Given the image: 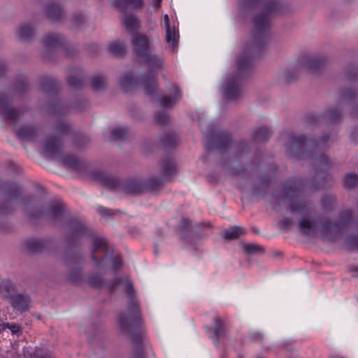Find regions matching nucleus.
I'll use <instances>...</instances> for the list:
<instances>
[{"mask_svg":"<svg viewBox=\"0 0 358 358\" xmlns=\"http://www.w3.org/2000/svg\"><path fill=\"white\" fill-rule=\"evenodd\" d=\"M352 212H345L336 224H332L330 221H325L319 227L317 222H311L307 218H302L299 222V229L301 234L305 236H315L320 230L324 239L334 240L333 234L340 231L341 229L352 222Z\"/></svg>","mask_w":358,"mask_h":358,"instance_id":"f257e3e1","label":"nucleus"},{"mask_svg":"<svg viewBox=\"0 0 358 358\" xmlns=\"http://www.w3.org/2000/svg\"><path fill=\"white\" fill-rule=\"evenodd\" d=\"M118 285H124L125 289L131 294L127 311L119 317V327L123 332L131 335L139 329L141 324L138 303L131 296L132 285L128 279L116 278L112 285V288L115 289Z\"/></svg>","mask_w":358,"mask_h":358,"instance_id":"f03ea898","label":"nucleus"},{"mask_svg":"<svg viewBox=\"0 0 358 358\" xmlns=\"http://www.w3.org/2000/svg\"><path fill=\"white\" fill-rule=\"evenodd\" d=\"M251 62L252 53L249 47L245 49L243 54L237 58L238 76L227 78L223 84L222 92L226 99L236 100L242 96L243 92L240 85V77L250 69Z\"/></svg>","mask_w":358,"mask_h":358,"instance_id":"7ed1b4c3","label":"nucleus"},{"mask_svg":"<svg viewBox=\"0 0 358 358\" xmlns=\"http://www.w3.org/2000/svg\"><path fill=\"white\" fill-rule=\"evenodd\" d=\"M299 186L298 184L294 182L285 187L282 191L283 197L278 199V202L280 203L283 201L285 203H288V208L292 213H298L303 217H310V208L305 203L301 202L299 199Z\"/></svg>","mask_w":358,"mask_h":358,"instance_id":"20e7f679","label":"nucleus"},{"mask_svg":"<svg viewBox=\"0 0 358 358\" xmlns=\"http://www.w3.org/2000/svg\"><path fill=\"white\" fill-rule=\"evenodd\" d=\"M327 142L325 136L320 139L317 144L311 140L306 139L303 136H290L289 150L297 158L308 157L312 152L317 151Z\"/></svg>","mask_w":358,"mask_h":358,"instance_id":"39448f33","label":"nucleus"},{"mask_svg":"<svg viewBox=\"0 0 358 358\" xmlns=\"http://www.w3.org/2000/svg\"><path fill=\"white\" fill-rule=\"evenodd\" d=\"M263 13L258 15L254 19V29L255 36L254 39L255 46L257 47L260 41L262 40L268 29L270 27V14L275 11L276 3L270 2L266 3Z\"/></svg>","mask_w":358,"mask_h":358,"instance_id":"423d86ee","label":"nucleus"},{"mask_svg":"<svg viewBox=\"0 0 358 358\" xmlns=\"http://www.w3.org/2000/svg\"><path fill=\"white\" fill-rule=\"evenodd\" d=\"M131 44L138 59H141L152 50L150 38L143 34L137 33L133 34Z\"/></svg>","mask_w":358,"mask_h":358,"instance_id":"0eeeda50","label":"nucleus"},{"mask_svg":"<svg viewBox=\"0 0 358 358\" xmlns=\"http://www.w3.org/2000/svg\"><path fill=\"white\" fill-rule=\"evenodd\" d=\"M139 60L144 63L152 73L157 72L164 67L162 55L152 53L151 51Z\"/></svg>","mask_w":358,"mask_h":358,"instance_id":"6e6552de","label":"nucleus"},{"mask_svg":"<svg viewBox=\"0 0 358 358\" xmlns=\"http://www.w3.org/2000/svg\"><path fill=\"white\" fill-rule=\"evenodd\" d=\"M21 114L20 110L10 107L7 99H0V116L1 118L10 122L15 123Z\"/></svg>","mask_w":358,"mask_h":358,"instance_id":"1a4fd4ad","label":"nucleus"},{"mask_svg":"<svg viewBox=\"0 0 358 358\" xmlns=\"http://www.w3.org/2000/svg\"><path fill=\"white\" fill-rule=\"evenodd\" d=\"M164 24L166 27V42L169 45L171 51H173L178 45L179 34L175 27H171L169 24V18L168 15L164 16Z\"/></svg>","mask_w":358,"mask_h":358,"instance_id":"9d476101","label":"nucleus"},{"mask_svg":"<svg viewBox=\"0 0 358 358\" xmlns=\"http://www.w3.org/2000/svg\"><path fill=\"white\" fill-rule=\"evenodd\" d=\"M44 155L48 158H54L60 154V145L56 138H47L43 144Z\"/></svg>","mask_w":358,"mask_h":358,"instance_id":"9b49d317","label":"nucleus"},{"mask_svg":"<svg viewBox=\"0 0 358 358\" xmlns=\"http://www.w3.org/2000/svg\"><path fill=\"white\" fill-rule=\"evenodd\" d=\"M328 62L325 55H316L310 57L306 62V68L311 72H317Z\"/></svg>","mask_w":358,"mask_h":358,"instance_id":"f8f14e48","label":"nucleus"},{"mask_svg":"<svg viewBox=\"0 0 358 358\" xmlns=\"http://www.w3.org/2000/svg\"><path fill=\"white\" fill-rule=\"evenodd\" d=\"M9 299L14 309L21 313L29 310L30 298L27 294H16L12 296Z\"/></svg>","mask_w":358,"mask_h":358,"instance_id":"ddd939ff","label":"nucleus"},{"mask_svg":"<svg viewBox=\"0 0 358 358\" xmlns=\"http://www.w3.org/2000/svg\"><path fill=\"white\" fill-rule=\"evenodd\" d=\"M170 96H164L159 100V106L164 108H171L180 98V93L177 86L174 85Z\"/></svg>","mask_w":358,"mask_h":358,"instance_id":"4468645a","label":"nucleus"},{"mask_svg":"<svg viewBox=\"0 0 358 358\" xmlns=\"http://www.w3.org/2000/svg\"><path fill=\"white\" fill-rule=\"evenodd\" d=\"M15 133L17 136L23 141H31L36 142L37 139V131L36 129L31 127L26 126L20 129H16Z\"/></svg>","mask_w":358,"mask_h":358,"instance_id":"2eb2a0df","label":"nucleus"},{"mask_svg":"<svg viewBox=\"0 0 358 358\" xmlns=\"http://www.w3.org/2000/svg\"><path fill=\"white\" fill-rule=\"evenodd\" d=\"M161 167L165 179H168L173 176L177 171L176 164L171 158H167L162 161Z\"/></svg>","mask_w":358,"mask_h":358,"instance_id":"dca6fc26","label":"nucleus"},{"mask_svg":"<svg viewBox=\"0 0 358 358\" xmlns=\"http://www.w3.org/2000/svg\"><path fill=\"white\" fill-rule=\"evenodd\" d=\"M117 7L123 10L127 8L132 9H141L144 6V0H115Z\"/></svg>","mask_w":358,"mask_h":358,"instance_id":"f3484780","label":"nucleus"},{"mask_svg":"<svg viewBox=\"0 0 358 358\" xmlns=\"http://www.w3.org/2000/svg\"><path fill=\"white\" fill-rule=\"evenodd\" d=\"M100 249L103 250L105 251L106 256H108L110 254V251L113 250L111 248H109L106 243V241L104 238L96 237L92 241V259H95L94 253Z\"/></svg>","mask_w":358,"mask_h":358,"instance_id":"a211bd4d","label":"nucleus"},{"mask_svg":"<svg viewBox=\"0 0 358 358\" xmlns=\"http://www.w3.org/2000/svg\"><path fill=\"white\" fill-rule=\"evenodd\" d=\"M107 50L116 56H122L125 53L126 44L123 41L117 40L108 44Z\"/></svg>","mask_w":358,"mask_h":358,"instance_id":"6ab92c4d","label":"nucleus"},{"mask_svg":"<svg viewBox=\"0 0 358 358\" xmlns=\"http://www.w3.org/2000/svg\"><path fill=\"white\" fill-rule=\"evenodd\" d=\"M99 180L103 186L109 189H115L119 185V180L114 176L101 173Z\"/></svg>","mask_w":358,"mask_h":358,"instance_id":"aec40b11","label":"nucleus"},{"mask_svg":"<svg viewBox=\"0 0 358 358\" xmlns=\"http://www.w3.org/2000/svg\"><path fill=\"white\" fill-rule=\"evenodd\" d=\"M91 87L95 91H101L106 86V78L103 75H96L91 78Z\"/></svg>","mask_w":358,"mask_h":358,"instance_id":"412c9836","label":"nucleus"},{"mask_svg":"<svg viewBox=\"0 0 358 358\" xmlns=\"http://www.w3.org/2000/svg\"><path fill=\"white\" fill-rule=\"evenodd\" d=\"M63 38L61 36L48 34L45 36L43 43L47 48H56L62 43Z\"/></svg>","mask_w":358,"mask_h":358,"instance_id":"4be33fe9","label":"nucleus"},{"mask_svg":"<svg viewBox=\"0 0 358 358\" xmlns=\"http://www.w3.org/2000/svg\"><path fill=\"white\" fill-rule=\"evenodd\" d=\"M141 83L147 94L150 95L154 94V92L157 89V85L156 82L152 77L149 76L147 78H144L143 79H142Z\"/></svg>","mask_w":358,"mask_h":358,"instance_id":"5701e85b","label":"nucleus"},{"mask_svg":"<svg viewBox=\"0 0 358 358\" xmlns=\"http://www.w3.org/2000/svg\"><path fill=\"white\" fill-rule=\"evenodd\" d=\"M245 229L241 227H233L224 232V237L227 239L238 238L243 234H245Z\"/></svg>","mask_w":358,"mask_h":358,"instance_id":"b1692460","label":"nucleus"},{"mask_svg":"<svg viewBox=\"0 0 358 358\" xmlns=\"http://www.w3.org/2000/svg\"><path fill=\"white\" fill-rule=\"evenodd\" d=\"M48 16L53 20H58L62 16V8L57 3H51L46 8Z\"/></svg>","mask_w":358,"mask_h":358,"instance_id":"393cba45","label":"nucleus"},{"mask_svg":"<svg viewBox=\"0 0 358 358\" xmlns=\"http://www.w3.org/2000/svg\"><path fill=\"white\" fill-rule=\"evenodd\" d=\"M63 213L62 205L57 203L50 206L48 216L50 219L56 220L62 216Z\"/></svg>","mask_w":358,"mask_h":358,"instance_id":"a878e982","label":"nucleus"},{"mask_svg":"<svg viewBox=\"0 0 358 358\" xmlns=\"http://www.w3.org/2000/svg\"><path fill=\"white\" fill-rule=\"evenodd\" d=\"M120 83L124 90L127 92L134 87L137 82L130 73H127L122 77Z\"/></svg>","mask_w":358,"mask_h":358,"instance_id":"bb28decb","label":"nucleus"},{"mask_svg":"<svg viewBox=\"0 0 358 358\" xmlns=\"http://www.w3.org/2000/svg\"><path fill=\"white\" fill-rule=\"evenodd\" d=\"M271 136V132L265 127H260L255 134L254 138L257 141H267Z\"/></svg>","mask_w":358,"mask_h":358,"instance_id":"cd10ccee","label":"nucleus"},{"mask_svg":"<svg viewBox=\"0 0 358 358\" xmlns=\"http://www.w3.org/2000/svg\"><path fill=\"white\" fill-rule=\"evenodd\" d=\"M124 24L129 31H134L138 27V20L134 16H127L124 19Z\"/></svg>","mask_w":358,"mask_h":358,"instance_id":"c85d7f7f","label":"nucleus"},{"mask_svg":"<svg viewBox=\"0 0 358 358\" xmlns=\"http://www.w3.org/2000/svg\"><path fill=\"white\" fill-rule=\"evenodd\" d=\"M358 183V176L354 173H348L345 176L343 185L345 188H352Z\"/></svg>","mask_w":358,"mask_h":358,"instance_id":"c756f323","label":"nucleus"},{"mask_svg":"<svg viewBox=\"0 0 358 358\" xmlns=\"http://www.w3.org/2000/svg\"><path fill=\"white\" fill-rule=\"evenodd\" d=\"M224 326L223 322L220 318L215 320L214 337L213 338L218 339L223 336Z\"/></svg>","mask_w":358,"mask_h":358,"instance_id":"7c9ffc66","label":"nucleus"},{"mask_svg":"<svg viewBox=\"0 0 358 358\" xmlns=\"http://www.w3.org/2000/svg\"><path fill=\"white\" fill-rule=\"evenodd\" d=\"M12 285L9 282H2L0 283V295L3 298L10 299L11 294Z\"/></svg>","mask_w":358,"mask_h":358,"instance_id":"2f4dec72","label":"nucleus"},{"mask_svg":"<svg viewBox=\"0 0 358 358\" xmlns=\"http://www.w3.org/2000/svg\"><path fill=\"white\" fill-rule=\"evenodd\" d=\"M34 34V28L30 24H24L19 29V36L23 39L31 37Z\"/></svg>","mask_w":358,"mask_h":358,"instance_id":"473e14b6","label":"nucleus"},{"mask_svg":"<svg viewBox=\"0 0 358 358\" xmlns=\"http://www.w3.org/2000/svg\"><path fill=\"white\" fill-rule=\"evenodd\" d=\"M243 249L247 254H255L262 252L263 249L261 246L255 243H243Z\"/></svg>","mask_w":358,"mask_h":358,"instance_id":"72a5a7b5","label":"nucleus"},{"mask_svg":"<svg viewBox=\"0 0 358 358\" xmlns=\"http://www.w3.org/2000/svg\"><path fill=\"white\" fill-rule=\"evenodd\" d=\"M127 129L124 127H118L111 131V134L114 140L123 138L127 134Z\"/></svg>","mask_w":358,"mask_h":358,"instance_id":"f704fd0d","label":"nucleus"},{"mask_svg":"<svg viewBox=\"0 0 358 358\" xmlns=\"http://www.w3.org/2000/svg\"><path fill=\"white\" fill-rule=\"evenodd\" d=\"M69 84L74 87H78L81 86L83 83V78L80 73L76 74L75 76H72L69 77L68 78Z\"/></svg>","mask_w":358,"mask_h":358,"instance_id":"c9c22d12","label":"nucleus"},{"mask_svg":"<svg viewBox=\"0 0 358 358\" xmlns=\"http://www.w3.org/2000/svg\"><path fill=\"white\" fill-rule=\"evenodd\" d=\"M8 329L13 334H16L20 331V328L15 324L0 323V331Z\"/></svg>","mask_w":358,"mask_h":358,"instance_id":"e433bc0d","label":"nucleus"},{"mask_svg":"<svg viewBox=\"0 0 358 358\" xmlns=\"http://www.w3.org/2000/svg\"><path fill=\"white\" fill-rule=\"evenodd\" d=\"M69 279L73 282H79L81 279V272L80 268L77 266L73 268L69 275Z\"/></svg>","mask_w":358,"mask_h":358,"instance_id":"4c0bfd02","label":"nucleus"},{"mask_svg":"<svg viewBox=\"0 0 358 358\" xmlns=\"http://www.w3.org/2000/svg\"><path fill=\"white\" fill-rule=\"evenodd\" d=\"M70 226L73 229V232L76 234H78L85 230V225L83 222H78L77 220H72L70 222Z\"/></svg>","mask_w":358,"mask_h":358,"instance_id":"58836bf2","label":"nucleus"},{"mask_svg":"<svg viewBox=\"0 0 358 358\" xmlns=\"http://www.w3.org/2000/svg\"><path fill=\"white\" fill-rule=\"evenodd\" d=\"M28 246L30 250L38 251L43 247V243L39 240H31L28 242Z\"/></svg>","mask_w":358,"mask_h":358,"instance_id":"ea45409f","label":"nucleus"},{"mask_svg":"<svg viewBox=\"0 0 358 358\" xmlns=\"http://www.w3.org/2000/svg\"><path fill=\"white\" fill-rule=\"evenodd\" d=\"M357 96V93L352 89H348L342 93V99L345 101L353 100Z\"/></svg>","mask_w":358,"mask_h":358,"instance_id":"a19ab883","label":"nucleus"},{"mask_svg":"<svg viewBox=\"0 0 358 358\" xmlns=\"http://www.w3.org/2000/svg\"><path fill=\"white\" fill-rule=\"evenodd\" d=\"M64 164L69 167L76 168L78 161L73 156H66L63 158Z\"/></svg>","mask_w":358,"mask_h":358,"instance_id":"79ce46f5","label":"nucleus"},{"mask_svg":"<svg viewBox=\"0 0 358 358\" xmlns=\"http://www.w3.org/2000/svg\"><path fill=\"white\" fill-rule=\"evenodd\" d=\"M169 118V115L164 112L159 113L155 115L156 121L161 124L168 122Z\"/></svg>","mask_w":358,"mask_h":358,"instance_id":"37998d69","label":"nucleus"},{"mask_svg":"<svg viewBox=\"0 0 358 358\" xmlns=\"http://www.w3.org/2000/svg\"><path fill=\"white\" fill-rule=\"evenodd\" d=\"M122 266V261L121 257L119 254H116L114 255L113 258V268L115 270H117L120 268Z\"/></svg>","mask_w":358,"mask_h":358,"instance_id":"c03bdc74","label":"nucleus"},{"mask_svg":"<svg viewBox=\"0 0 358 358\" xmlns=\"http://www.w3.org/2000/svg\"><path fill=\"white\" fill-rule=\"evenodd\" d=\"M326 115L329 120H336L341 117V113L336 110H329Z\"/></svg>","mask_w":358,"mask_h":358,"instance_id":"a18cd8bd","label":"nucleus"},{"mask_svg":"<svg viewBox=\"0 0 358 358\" xmlns=\"http://www.w3.org/2000/svg\"><path fill=\"white\" fill-rule=\"evenodd\" d=\"M88 283L94 287H99L101 285V279L99 276H92L88 278Z\"/></svg>","mask_w":358,"mask_h":358,"instance_id":"49530a36","label":"nucleus"},{"mask_svg":"<svg viewBox=\"0 0 358 358\" xmlns=\"http://www.w3.org/2000/svg\"><path fill=\"white\" fill-rule=\"evenodd\" d=\"M262 1L263 0H245L243 3V6L245 8L252 7L262 3Z\"/></svg>","mask_w":358,"mask_h":358,"instance_id":"de8ad7c7","label":"nucleus"},{"mask_svg":"<svg viewBox=\"0 0 358 358\" xmlns=\"http://www.w3.org/2000/svg\"><path fill=\"white\" fill-rule=\"evenodd\" d=\"M328 162V159L326 156H320V157H315V163L317 165H326Z\"/></svg>","mask_w":358,"mask_h":358,"instance_id":"09e8293b","label":"nucleus"},{"mask_svg":"<svg viewBox=\"0 0 358 358\" xmlns=\"http://www.w3.org/2000/svg\"><path fill=\"white\" fill-rule=\"evenodd\" d=\"M99 213L103 216V217H106V216H108V215H110V210L109 209H107V208H99Z\"/></svg>","mask_w":358,"mask_h":358,"instance_id":"8fccbe9b","label":"nucleus"},{"mask_svg":"<svg viewBox=\"0 0 358 358\" xmlns=\"http://www.w3.org/2000/svg\"><path fill=\"white\" fill-rule=\"evenodd\" d=\"M162 0H151V4L155 8H159L161 6Z\"/></svg>","mask_w":358,"mask_h":358,"instance_id":"3c124183","label":"nucleus"},{"mask_svg":"<svg viewBox=\"0 0 358 358\" xmlns=\"http://www.w3.org/2000/svg\"><path fill=\"white\" fill-rule=\"evenodd\" d=\"M46 83H47V84H49V83H50V84H51V85H52V81L50 79H49V78H45V79L43 80V89H44V90H47V89L45 88V85Z\"/></svg>","mask_w":358,"mask_h":358,"instance_id":"603ef678","label":"nucleus"},{"mask_svg":"<svg viewBox=\"0 0 358 358\" xmlns=\"http://www.w3.org/2000/svg\"><path fill=\"white\" fill-rule=\"evenodd\" d=\"M357 69H354L352 72V73H353V75H356L357 74Z\"/></svg>","mask_w":358,"mask_h":358,"instance_id":"864d4df0","label":"nucleus"},{"mask_svg":"<svg viewBox=\"0 0 358 358\" xmlns=\"http://www.w3.org/2000/svg\"><path fill=\"white\" fill-rule=\"evenodd\" d=\"M282 224L283 226H286V225L287 224V222H286V221H283V222H282Z\"/></svg>","mask_w":358,"mask_h":358,"instance_id":"5fc2aeb1","label":"nucleus"},{"mask_svg":"<svg viewBox=\"0 0 358 358\" xmlns=\"http://www.w3.org/2000/svg\"><path fill=\"white\" fill-rule=\"evenodd\" d=\"M353 138H355V139H357L358 138V137L357 136V135L355 134H353Z\"/></svg>","mask_w":358,"mask_h":358,"instance_id":"6e6d98bb","label":"nucleus"},{"mask_svg":"<svg viewBox=\"0 0 358 358\" xmlns=\"http://www.w3.org/2000/svg\"><path fill=\"white\" fill-rule=\"evenodd\" d=\"M240 358H241V357H240Z\"/></svg>","mask_w":358,"mask_h":358,"instance_id":"4d7b16f0","label":"nucleus"}]
</instances>
